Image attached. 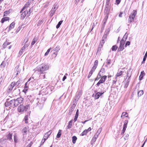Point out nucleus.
<instances>
[{
    "mask_svg": "<svg viewBox=\"0 0 147 147\" xmlns=\"http://www.w3.org/2000/svg\"><path fill=\"white\" fill-rule=\"evenodd\" d=\"M110 11V9L108 7H106L105 9L104 12L105 13H106V14H107V18L108 17V15L109 14Z\"/></svg>",
    "mask_w": 147,
    "mask_h": 147,
    "instance_id": "obj_16",
    "label": "nucleus"
},
{
    "mask_svg": "<svg viewBox=\"0 0 147 147\" xmlns=\"http://www.w3.org/2000/svg\"><path fill=\"white\" fill-rule=\"evenodd\" d=\"M32 9H31L30 8L29 9V11H28V17H29L30 15V13L32 12Z\"/></svg>",
    "mask_w": 147,
    "mask_h": 147,
    "instance_id": "obj_47",
    "label": "nucleus"
},
{
    "mask_svg": "<svg viewBox=\"0 0 147 147\" xmlns=\"http://www.w3.org/2000/svg\"><path fill=\"white\" fill-rule=\"evenodd\" d=\"M27 15H28V12L27 11H25L23 12L21 16V19L23 20L26 16ZM28 17V15L27 16Z\"/></svg>",
    "mask_w": 147,
    "mask_h": 147,
    "instance_id": "obj_12",
    "label": "nucleus"
},
{
    "mask_svg": "<svg viewBox=\"0 0 147 147\" xmlns=\"http://www.w3.org/2000/svg\"><path fill=\"white\" fill-rule=\"evenodd\" d=\"M77 137L75 136H74L72 137V143L74 144L76 142V141L77 140Z\"/></svg>",
    "mask_w": 147,
    "mask_h": 147,
    "instance_id": "obj_30",
    "label": "nucleus"
},
{
    "mask_svg": "<svg viewBox=\"0 0 147 147\" xmlns=\"http://www.w3.org/2000/svg\"><path fill=\"white\" fill-rule=\"evenodd\" d=\"M128 114L127 113L125 112H123L122 113L121 117H128Z\"/></svg>",
    "mask_w": 147,
    "mask_h": 147,
    "instance_id": "obj_28",
    "label": "nucleus"
},
{
    "mask_svg": "<svg viewBox=\"0 0 147 147\" xmlns=\"http://www.w3.org/2000/svg\"><path fill=\"white\" fill-rule=\"evenodd\" d=\"M123 73V72L122 71H120L119 72H118L116 74V78H117V77H119L122 75Z\"/></svg>",
    "mask_w": 147,
    "mask_h": 147,
    "instance_id": "obj_29",
    "label": "nucleus"
},
{
    "mask_svg": "<svg viewBox=\"0 0 147 147\" xmlns=\"http://www.w3.org/2000/svg\"><path fill=\"white\" fill-rule=\"evenodd\" d=\"M102 72V73H103L105 72V69L104 68H101L99 73H100V72Z\"/></svg>",
    "mask_w": 147,
    "mask_h": 147,
    "instance_id": "obj_49",
    "label": "nucleus"
},
{
    "mask_svg": "<svg viewBox=\"0 0 147 147\" xmlns=\"http://www.w3.org/2000/svg\"><path fill=\"white\" fill-rule=\"evenodd\" d=\"M123 14V13L122 12H120L119 14V16L120 17H122V15Z\"/></svg>",
    "mask_w": 147,
    "mask_h": 147,
    "instance_id": "obj_58",
    "label": "nucleus"
},
{
    "mask_svg": "<svg viewBox=\"0 0 147 147\" xmlns=\"http://www.w3.org/2000/svg\"><path fill=\"white\" fill-rule=\"evenodd\" d=\"M38 38L34 37V39H33V40L31 42V45L32 46L33 45H34L35 44V43H36V42H37V41L38 40Z\"/></svg>",
    "mask_w": 147,
    "mask_h": 147,
    "instance_id": "obj_25",
    "label": "nucleus"
},
{
    "mask_svg": "<svg viewBox=\"0 0 147 147\" xmlns=\"http://www.w3.org/2000/svg\"><path fill=\"white\" fill-rule=\"evenodd\" d=\"M102 128H99L98 129V130L97 131L96 134H99L100 133L101 131H102Z\"/></svg>",
    "mask_w": 147,
    "mask_h": 147,
    "instance_id": "obj_44",
    "label": "nucleus"
},
{
    "mask_svg": "<svg viewBox=\"0 0 147 147\" xmlns=\"http://www.w3.org/2000/svg\"><path fill=\"white\" fill-rule=\"evenodd\" d=\"M46 141L45 140H44L43 138L42 139V141L41 142V143L42 144H43L44 143L45 141Z\"/></svg>",
    "mask_w": 147,
    "mask_h": 147,
    "instance_id": "obj_57",
    "label": "nucleus"
},
{
    "mask_svg": "<svg viewBox=\"0 0 147 147\" xmlns=\"http://www.w3.org/2000/svg\"><path fill=\"white\" fill-rule=\"evenodd\" d=\"M144 93L143 91L141 90L138 91V96H140L143 94Z\"/></svg>",
    "mask_w": 147,
    "mask_h": 147,
    "instance_id": "obj_31",
    "label": "nucleus"
},
{
    "mask_svg": "<svg viewBox=\"0 0 147 147\" xmlns=\"http://www.w3.org/2000/svg\"><path fill=\"white\" fill-rule=\"evenodd\" d=\"M88 133L87 129L84 130L83 132L80 135L83 136L84 135H86Z\"/></svg>",
    "mask_w": 147,
    "mask_h": 147,
    "instance_id": "obj_32",
    "label": "nucleus"
},
{
    "mask_svg": "<svg viewBox=\"0 0 147 147\" xmlns=\"http://www.w3.org/2000/svg\"><path fill=\"white\" fill-rule=\"evenodd\" d=\"M30 4V2L29 1H28L27 2L26 4L24 5V7L22 9L20 13H21L22 11H23L25 9L27 8L28 7H29V6Z\"/></svg>",
    "mask_w": 147,
    "mask_h": 147,
    "instance_id": "obj_13",
    "label": "nucleus"
},
{
    "mask_svg": "<svg viewBox=\"0 0 147 147\" xmlns=\"http://www.w3.org/2000/svg\"><path fill=\"white\" fill-rule=\"evenodd\" d=\"M78 115H79V113H76L75 116L74 117V122H76L77 121V120L78 118Z\"/></svg>",
    "mask_w": 147,
    "mask_h": 147,
    "instance_id": "obj_40",
    "label": "nucleus"
},
{
    "mask_svg": "<svg viewBox=\"0 0 147 147\" xmlns=\"http://www.w3.org/2000/svg\"><path fill=\"white\" fill-rule=\"evenodd\" d=\"M98 60H96L94 63V64L92 69L95 70L98 66Z\"/></svg>",
    "mask_w": 147,
    "mask_h": 147,
    "instance_id": "obj_15",
    "label": "nucleus"
},
{
    "mask_svg": "<svg viewBox=\"0 0 147 147\" xmlns=\"http://www.w3.org/2000/svg\"><path fill=\"white\" fill-rule=\"evenodd\" d=\"M63 21H60L59 22L58 24L56 26V28H58L59 27L60 25L62 23Z\"/></svg>",
    "mask_w": 147,
    "mask_h": 147,
    "instance_id": "obj_38",
    "label": "nucleus"
},
{
    "mask_svg": "<svg viewBox=\"0 0 147 147\" xmlns=\"http://www.w3.org/2000/svg\"><path fill=\"white\" fill-rule=\"evenodd\" d=\"M20 81L18 80L16 82V83L15 85L18 86L20 84Z\"/></svg>",
    "mask_w": 147,
    "mask_h": 147,
    "instance_id": "obj_46",
    "label": "nucleus"
},
{
    "mask_svg": "<svg viewBox=\"0 0 147 147\" xmlns=\"http://www.w3.org/2000/svg\"><path fill=\"white\" fill-rule=\"evenodd\" d=\"M47 98L45 96L42 95L40 99L38 101V102L40 104H44Z\"/></svg>",
    "mask_w": 147,
    "mask_h": 147,
    "instance_id": "obj_8",
    "label": "nucleus"
},
{
    "mask_svg": "<svg viewBox=\"0 0 147 147\" xmlns=\"http://www.w3.org/2000/svg\"><path fill=\"white\" fill-rule=\"evenodd\" d=\"M111 60L110 59L107 58V62H106V66L107 67L109 68H111V66L110 65L111 63Z\"/></svg>",
    "mask_w": 147,
    "mask_h": 147,
    "instance_id": "obj_14",
    "label": "nucleus"
},
{
    "mask_svg": "<svg viewBox=\"0 0 147 147\" xmlns=\"http://www.w3.org/2000/svg\"><path fill=\"white\" fill-rule=\"evenodd\" d=\"M61 129H59V131L56 137L57 138H59L61 136Z\"/></svg>",
    "mask_w": 147,
    "mask_h": 147,
    "instance_id": "obj_34",
    "label": "nucleus"
},
{
    "mask_svg": "<svg viewBox=\"0 0 147 147\" xmlns=\"http://www.w3.org/2000/svg\"><path fill=\"white\" fill-rule=\"evenodd\" d=\"M29 128L28 127H26L23 128L22 130V132L23 136L26 135L29 133Z\"/></svg>",
    "mask_w": 147,
    "mask_h": 147,
    "instance_id": "obj_6",
    "label": "nucleus"
},
{
    "mask_svg": "<svg viewBox=\"0 0 147 147\" xmlns=\"http://www.w3.org/2000/svg\"><path fill=\"white\" fill-rule=\"evenodd\" d=\"M101 75L100 73H99L96 78H95V81L98 80H99L100 78L101 77Z\"/></svg>",
    "mask_w": 147,
    "mask_h": 147,
    "instance_id": "obj_33",
    "label": "nucleus"
},
{
    "mask_svg": "<svg viewBox=\"0 0 147 147\" xmlns=\"http://www.w3.org/2000/svg\"><path fill=\"white\" fill-rule=\"evenodd\" d=\"M103 93H100L99 92H97L95 94V98L96 99H98L100 96Z\"/></svg>",
    "mask_w": 147,
    "mask_h": 147,
    "instance_id": "obj_19",
    "label": "nucleus"
},
{
    "mask_svg": "<svg viewBox=\"0 0 147 147\" xmlns=\"http://www.w3.org/2000/svg\"><path fill=\"white\" fill-rule=\"evenodd\" d=\"M110 0H107V3L108 5V4L109 3Z\"/></svg>",
    "mask_w": 147,
    "mask_h": 147,
    "instance_id": "obj_63",
    "label": "nucleus"
},
{
    "mask_svg": "<svg viewBox=\"0 0 147 147\" xmlns=\"http://www.w3.org/2000/svg\"><path fill=\"white\" fill-rule=\"evenodd\" d=\"M72 120L69 121L68 123V125L67 126V129H70L72 126Z\"/></svg>",
    "mask_w": 147,
    "mask_h": 147,
    "instance_id": "obj_27",
    "label": "nucleus"
},
{
    "mask_svg": "<svg viewBox=\"0 0 147 147\" xmlns=\"http://www.w3.org/2000/svg\"><path fill=\"white\" fill-rule=\"evenodd\" d=\"M95 70H93V69H91L90 71L89 74L88 76V78H90L91 76L93 74V72H94Z\"/></svg>",
    "mask_w": 147,
    "mask_h": 147,
    "instance_id": "obj_26",
    "label": "nucleus"
},
{
    "mask_svg": "<svg viewBox=\"0 0 147 147\" xmlns=\"http://www.w3.org/2000/svg\"><path fill=\"white\" fill-rule=\"evenodd\" d=\"M146 140H145V141L144 142V143H143V144H142V147H143L144 146V144H145V142H146Z\"/></svg>",
    "mask_w": 147,
    "mask_h": 147,
    "instance_id": "obj_64",
    "label": "nucleus"
},
{
    "mask_svg": "<svg viewBox=\"0 0 147 147\" xmlns=\"http://www.w3.org/2000/svg\"><path fill=\"white\" fill-rule=\"evenodd\" d=\"M12 11V9H10L7 11H5L4 12L3 16L4 17L7 15H9Z\"/></svg>",
    "mask_w": 147,
    "mask_h": 147,
    "instance_id": "obj_17",
    "label": "nucleus"
},
{
    "mask_svg": "<svg viewBox=\"0 0 147 147\" xmlns=\"http://www.w3.org/2000/svg\"><path fill=\"white\" fill-rule=\"evenodd\" d=\"M130 44V42L129 41H127L125 44V47H126L128 46H129Z\"/></svg>",
    "mask_w": 147,
    "mask_h": 147,
    "instance_id": "obj_48",
    "label": "nucleus"
},
{
    "mask_svg": "<svg viewBox=\"0 0 147 147\" xmlns=\"http://www.w3.org/2000/svg\"><path fill=\"white\" fill-rule=\"evenodd\" d=\"M117 48L118 47L116 45H115L112 46L111 48V49L113 51H116L117 50Z\"/></svg>",
    "mask_w": 147,
    "mask_h": 147,
    "instance_id": "obj_35",
    "label": "nucleus"
},
{
    "mask_svg": "<svg viewBox=\"0 0 147 147\" xmlns=\"http://www.w3.org/2000/svg\"><path fill=\"white\" fill-rule=\"evenodd\" d=\"M128 123V121L127 120H125L124 122V124L123 125V127L122 130L121 134H123L125 133L126 129L127 127V123Z\"/></svg>",
    "mask_w": 147,
    "mask_h": 147,
    "instance_id": "obj_9",
    "label": "nucleus"
},
{
    "mask_svg": "<svg viewBox=\"0 0 147 147\" xmlns=\"http://www.w3.org/2000/svg\"><path fill=\"white\" fill-rule=\"evenodd\" d=\"M105 40H105L104 39H103L102 38V40L101 41V43H103V44H104Z\"/></svg>",
    "mask_w": 147,
    "mask_h": 147,
    "instance_id": "obj_59",
    "label": "nucleus"
},
{
    "mask_svg": "<svg viewBox=\"0 0 147 147\" xmlns=\"http://www.w3.org/2000/svg\"><path fill=\"white\" fill-rule=\"evenodd\" d=\"M28 82L26 83L25 84L24 88H28V86L27 85Z\"/></svg>",
    "mask_w": 147,
    "mask_h": 147,
    "instance_id": "obj_54",
    "label": "nucleus"
},
{
    "mask_svg": "<svg viewBox=\"0 0 147 147\" xmlns=\"http://www.w3.org/2000/svg\"><path fill=\"white\" fill-rule=\"evenodd\" d=\"M109 32H107V33L106 34H104L102 38L105 40H106L107 36V35L109 34Z\"/></svg>",
    "mask_w": 147,
    "mask_h": 147,
    "instance_id": "obj_39",
    "label": "nucleus"
},
{
    "mask_svg": "<svg viewBox=\"0 0 147 147\" xmlns=\"http://www.w3.org/2000/svg\"><path fill=\"white\" fill-rule=\"evenodd\" d=\"M21 28H22V27L21 26H19L18 28V29H17L16 32H18L21 29Z\"/></svg>",
    "mask_w": 147,
    "mask_h": 147,
    "instance_id": "obj_50",
    "label": "nucleus"
},
{
    "mask_svg": "<svg viewBox=\"0 0 147 147\" xmlns=\"http://www.w3.org/2000/svg\"><path fill=\"white\" fill-rule=\"evenodd\" d=\"M14 141L16 143H17L18 142V138L16 134L14 135Z\"/></svg>",
    "mask_w": 147,
    "mask_h": 147,
    "instance_id": "obj_36",
    "label": "nucleus"
},
{
    "mask_svg": "<svg viewBox=\"0 0 147 147\" xmlns=\"http://www.w3.org/2000/svg\"><path fill=\"white\" fill-rule=\"evenodd\" d=\"M60 50V49L59 48V47H58V46H57L56 48H55V49L54 50V51H57V52H58L59 50Z\"/></svg>",
    "mask_w": 147,
    "mask_h": 147,
    "instance_id": "obj_53",
    "label": "nucleus"
},
{
    "mask_svg": "<svg viewBox=\"0 0 147 147\" xmlns=\"http://www.w3.org/2000/svg\"><path fill=\"white\" fill-rule=\"evenodd\" d=\"M145 75V73L144 72V71H142L141 72L140 75L139 76V79L140 80H142L143 77Z\"/></svg>",
    "mask_w": 147,
    "mask_h": 147,
    "instance_id": "obj_21",
    "label": "nucleus"
},
{
    "mask_svg": "<svg viewBox=\"0 0 147 147\" xmlns=\"http://www.w3.org/2000/svg\"><path fill=\"white\" fill-rule=\"evenodd\" d=\"M13 89V88L11 87L10 86H9L8 87V90L9 92L12 90Z\"/></svg>",
    "mask_w": 147,
    "mask_h": 147,
    "instance_id": "obj_51",
    "label": "nucleus"
},
{
    "mask_svg": "<svg viewBox=\"0 0 147 147\" xmlns=\"http://www.w3.org/2000/svg\"><path fill=\"white\" fill-rule=\"evenodd\" d=\"M67 78V77L66 76H64L62 80L63 81H64L65 79H66Z\"/></svg>",
    "mask_w": 147,
    "mask_h": 147,
    "instance_id": "obj_60",
    "label": "nucleus"
},
{
    "mask_svg": "<svg viewBox=\"0 0 147 147\" xmlns=\"http://www.w3.org/2000/svg\"><path fill=\"white\" fill-rule=\"evenodd\" d=\"M30 105H27L24 106L23 105H20L18 108V111L19 113H22L26 111L29 108Z\"/></svg>",
    "mask_w": 147,
    "mask_h": 147,
    "instance_id": "obj_1",
    "label": "nucleus"
},
{
    "mask_svg": "<svg viewBox=\"0 0 147 147\" xmlns=\"http://www.w3.org/2000/svg\"><path fill=\"white\" fill-rule=\"evenodd\" d=\"M121 1V0H116V2L117 4V5L119 4L120 3Z\"/></svg>",
    "mask_w": 147,
    "mask_h": 147,
    "instance_id": "obj_55",
    "label": "nucleus"
},
{
    "mask_svg": "<svg viewBox=\"0 0 147 147\" xmlns=\"http://www.w3.org/2000/svg\"><path fill=\"white\" fill-rule=\"evenodd\" d=\"M28 115H26L25 116L24 118V121H25V123H28Z\"/></svg>",
    "mask_w": 147,
    "mask_h": 147,
    "instance_id": "obj_37",
    "label": "nucleus"
},
{
    "mask_svg": "<svg viewBox=\"0 0 147 147\" xmlns=\"http://www.w3.org/2000/svg\"><path fill=\"white\" fill-rule=\"evenodd\" d=\"M107 76H101L100 80L97 83L96 85L98 86L100 84L104 83L107 79Z\"/></svg>",
    "mask_w": 147,
    "mask_h": 147,
    "instance_id": "obj_5",
    "label": "nucleus"
},
{
    "mask_svg": "<svg viewBox=\"0 0 147 147\" xmlns=\"http://www.w3.org/2000/svg\"><path fill=\"white\" fill-rule=\"evenodd\" d=\"M9 19L10 18L8 17H5L2 19L1 22L2 23H3L5 21H9Z\"/></svg>",
    "mask_w": 147,
    "mask_h": 147,
    "instance_id": "obj_18",
    "label": "nucleus"
},
{
    "mask_svg": "<svg viewBox=\"0 0 147 147\" xmlns=\"http://www.w3.org/2000/svg\"><path fill=\"white\" fill-rule=\"evenodd\" d=\"M28 40V39L27 38H26L24 41H26L25 44L24 45L22 48L21 49L20 51V54H22L23 52L25 51L26 48L28 47L29 45V43H27V42Z\"/></svg>",
    "mask_w": 147,
    "mask_h": 147,
    "instance_id": "obj_4",
    "label": "nucleus"
},
{
    "mask_svg": "<svg viewBox=\"0 0 147 147\" xmlns=\"http://www.w3.org/2000/svg\"><path fill=\"white\" fill-rule=\"evenodd\" d=\"M15 23L14 22H12L10 25L9 28V30H10L12 29L14 27Z\"/></svg>",
    "mask_w": 147,
    "mask_h": 147,
    "instance_id": "obj_22",
    "label": "nucleus"
},
{
    "mask_svg": "<svg viewBox=\"0 0 147 147\" xmlns=\"http://www.w3.org/2000/svg\"><path fill=\"white\" fill-rule=\"evenodd\" d=\"M15 84L16 82H13L11 83L9 86L13 88L14 86L15 85Z\"/></svg>",
    "mask_w": 147,
    "mask_h": 147,
    "instance_id": "obj_43",
    "label": "nucleus"
},
{
    "mask_svg": "<svg viewBox=\"0 0 147 147\" xmlns=\"http://www.w3.org/2000/svg\"><path fill=\"white\" fill-rule=\"evenodd\" d=\"M91 130V127H89L87 130V132L89 131H90Z\"/></svg>",
    "mask_w": 147,
    "mask_h": 147,
    "instance_id": "obj_61",
    "label": "nucleus"
},
{
    "mask_svg": "<svg viewBox=\"0 0 147 147\" xmlns=\"http://www.w3.org/2000/svg\"><path fill=\"white\" fill-rule=\"evenodd\" d=\"M16 100H17L18 103L20 104L22 103L24 99L23 98L21 97H20L16 99Z\"/></svg>",
    "mask_w": 147,
    "mask_h": 147,
    "instance_id": "obj_23",
    "label": "nucleus"
},
{
    "mask_svg": "<svg viewBox=\"0 0 147 147\" xmlns=\"http://www.w3.org/2000/svg\"><path fill=\"white\" fill-rule=\"evenodd\" d=\"M88 121V120H85L84 121H82V123L83 124H85V123L86 122H87Z\"/></svg>",
    "mask_w": 147,
    "mask_h": 147,
    "instance_id": "obj_62",
    "label": "nucleus"
},
{
    "mask_svg": "<svg viewBox=\"0 0 147 147\" xmlns=\"http://www.w3.org/2000/svg\"><path fill=\"white\" fill-rule=\"evenodd\" d=\"M52 49V48L51 47H50L49 49L45 53V56H46L47 55H48L51 49Z\"/></svg>",
    "mask_w": 147,
    "mask_h": 147,
    "instance_id": "obj_42",
    "label": "nucleus"
},
{
    "mask_svg": "<svg viewBox=\"0 0 147 147\" xmlns=\"http://www.w3.org/2000/svg\"><path fill=\"white\" fill-rule=\"evenodd\" d=\"M137 11L134 10L130 14L128 21L129 23H131L134 20L135 16L136 15Z\"/></svg>",
    "mask_w": 147,
    "mask_h": 147,
    "instance_id": "obj_3",
    "label": "nucleus"
},
{
    "mask_svg": "<svg viewBox=\"0 0 147 147\" xmlns=\"http://www.w3.org/2000/svg\"><path fill=\"white\" fill-rule=\"evenodd\" d=\"M5 105L6 107L9 106L10 107H14V100H11L9 102H6L5 103Z\"/></svg>",
    "mask_w": 147,
    "mask_h": 147,
    "instance_id": "obj_7",
    "label": "nucleus"
},
{
    "mask_svg": "<svg viewBox=\"0 0 147 147\" xmlns=\"http://www.w3.org/2000/svg\"><path fill=\"white\" fill-rule=\"evenodd\" d=\"M124 49V45H120L118 51H123Z\"/></svg>",
    "mask_w": 147,
    "mask_h": 147,
    "instance_id": "obj_24",
    "label": "nucleus"
},
{
    "mask_svg": "<svg viewBox=\"0 0 147 147\" xmlns=\"http://www.w3.org/2000/svg\"><path fill=\"white\" fill-rule=\"evenodd\" d=\"M52 132V130H49V131H48L45 134L43 138L44 140H46L51 134Z\"/></svg>",
    "mask_w": 147,
    "mask_h": 147,
    "instance_id": "obj_11",
    "label": "nucleus"
},
{
    "mask_svg": "<svg viewBox=\"0 0 147 147\" xmlns=\"http://www.w3.org/2000/svg\"><path fill=\"white\" fill-rule=\"evenodd\" d=\"M127 34L126 33L125 34L123 37V38L121 40L120 42V45H124V44H125V41L126 40V38H127Z\"/></svg>",
    "mask_w": 147,
    "mask_h": 147,
    "instance_id": "obj_10",
    "label": "nucleus"
},
{
    "mask_svg": "<svg viewBox=\"0 0 147 147\" xmlns=\"http://www.w3.org/2000/svg\"><path fill=\"white\" fill-rule=\"evenodd\" d=\"M49 68V66L47 65L42 63L40 65L39 68L38 69V71L40 74H43L44 71L48 70Z\"/></svg>",
    "mask_w": 147,
    "mask_h": 147,
    "instance_id": "obj_2",
    "label": "nucleus"
},
{
    "mask_svg": "<svg viewBox=\"0 0 147 147\" xmlns=\"http://www.w3.org/2000/svg\"><path fill=\"white\" fill-rule=\"evenodd\" d=\"M28 90V88H24V89L22 91L25 93H26Z\"/></svg>",
    "mask_w": 147,
    "mask_h": 147,
    "instance_id": "obj_52",
    "label": "nucleus"
},
{
    "mask_svg": "<svg viewBox=\"0 0 147 147\" xmlns=\"http://www.w3.org/2000/svg\"><path fill=\"white\" fill-rule=\"evenodd\" d=\"M8 45V44L7 43V42H4V44H3V47L4 48H5V47L6 46V45Z\"/></svg>",
    "mask_w": 147,
    "mask_h": 147,
    "instance_id": "obj_56",
    "label": "nucleus"
},
{
    "mask_svg": "<svg viewBox=\"0 0 147 147\" xmlns=\"http://www.w3.org/2000/svg\"><path fill=\"white\" fill-rule=\"evenodd\" d=\"M12 134L9 133L8 135L6 136L7 139V140H12Z\"/></svg>",
    "mask_w": 147,
    "mask_h": 147,
    "instance_id": "obj_20",
    "label": "nucleus"
},
{
    "mask_svg": "<svg viewBox=\"0 0 147 147\" xmlns=\"http://www.w3.org/2000/svg\"><path fill=\"white\" fill-rule=\"evenodd\" d=\"M14 107H16L18 106L19 104L18 103L17 100H14Z\"/></svg>",
    "mask_w": 147,
    "mask_h": 147,
    "instance_id": "obj_41",
    "label": "nucleus"
},
{
    "mask_svg": "<svg viewBox=\"0 0 147 147\" xmlns=\"http://www.w3.org/2000/svg\"><path fill=\"white\" fill-rule=\"evenodd\" d=\"M58 8V7L57 5L54 4L53 7V9L55 11Z\"/></svg>",
    "mask_w": 147,
    "mask_h": 147,
    "instance_id": "obj_45",
    "label": "nucleus"
}]
</instances>
